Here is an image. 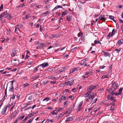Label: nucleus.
Listing matches in <instances>:
<instances>
[{
  "instance_id": "1",
  "label": "nucleus",
  "mask_w": 123,
  "mask_h": 123,
  "mask_svg": "<svg viewBox=\"0 0 123 123\" xmlns=\"http://www.w3.org/2000/svg\"><path fill=\"white\" fill-rule=\"evenodd\" d=\"M112 87L111 88L108 87L107 89V91H110L111 92H112L113 90H115L117 89L118 86V84L116 83L114 81H113L112 82Z\"/></svg>"
},
{
  "instance_id": "2",
  "label": "nucleus",
  "mask_w": 123,
  "mask_h": 123,
  "mask_svg": "<svg viewBox=\"0 0 123 123\" xmlns=\"http://www.w3.org/2000/svg\"><path fill=\"white\" fill-rule=\"evenodd\" d=\"M97 86H96L91 85L87 89V91H90L89 92L91 93L92 90L95 89L96 87Z\"/></svg>"
},
{
  "instance_id": "3",
  "label": "nucleus",
  "mask_w": 123,
  "mask_h": 123,
  "mask_svg": "<svg viewBox=\"0 0 123 123\" xmlns=\"http://www.w3.org/2000/svg\"><path fill=\"white\" fill-rule=\"evenodd\" d=\"M4 13H5L4 15H5V18H7V19H10V18H11L12 17L9 13H7V11H5L4 12Z\"/></svg>"
},
{
  "instance_id": "4",
  "label": "nucleus",
  "mask_w": 123,
  "mask_h": 123,
  "mask_svg": "<svg viewBox=\"0 0 123 123\" xmlns=\"http://www.w3.org/2000/svg\"><path fill=\"white\" fill-rule=\"evenodd\" d=\"M107 98L111 100L113 102H115L116 101V100L115 98L114 97H112V96L111 95H108Z\"/></svg>"
},
{
  "instance_id": "5",
  "label": "nucleus",
  "mask_w": 123,
  "mask_h": 123,
  "mask_svg": "<svg viewBox=\"0 0 123 123\" xmlns=\"http://www.w3.org/2000/svg\"><path fill=\"white\" fill-rule=\"evenodd\" d=\"M99 19L100 20L104 21V22H105L106 19V18H105V15H103L100 16L99 17Z\"/></svg>"
},
{
  "instance_id": "6",
  "label": "nucleus",
  "mask_w": 123,
  "mask_h": 123,
  "mask_svg": "<svg viewBox=\"0 0 123 123\" xmlns=\"http://www.w3.org/2000/svg\"><path fill=\"white\" fill-rule=\"evenodd\" d=\"M33 115L32 114V113H30V114H29L28 116H26L25 118L22 120L23 122H25V120H27L28 119H29V118L31 116H33Z\"/></svg>"
},
{
  "instance_id": "7",
  "label": "nucleus",
  "mask_w": 123,
  "mask_h": 123,
  "mask_svg": "<svg viewBox=\"0 0 123 123\" xmlns=\"http://www.w3.org/2000/svg\"><path fill=\"white\" fill-rule=\"evenodd\" d=\"M102 53L103 54L104 56L105 57L110 56H111L110 53L107 52H105L104 51H102Z\"/></svg>"
},
{
  "instance_id": "8",
  "label": "nucleus",
  "mask_w": 123,
  "mask_h": 123,
  "mask_svg": "<svg viewBox=\"0 0 123 123\" xmlns=\"http://www.w3.org/2000/svg\"><path fill=\"white\" fill-rule=\"evenodd\" d=\"M83 102V101H82L80 102L78 106L77 107L78 108V111H80L81 109V107L82 106Z\"/></svg>"
},
{
  "instance_id": "9",
  "label": "nucleus",
  "mask_w": 123,
  "mask_h": 123,
  "mask_svg": "<svg viewBox=\"0 0 123 123\" xmlns=\"http://www.w3.org/2000/svg\"><path fill=\"white\" fill-rule=\"evenodd\" d=\"M39 66L42 67L43 68L48 66V64L47 63H44L40 65Z\"/></svg>"
},
{
  "instance_id": "10",
  "label": "nucleus",
  "mask_w": 123,
  "mask_h": 123,
  "mask_svg": "<svg viewBox=\"0 0 123 123\" xmlns=\"http://www.w3.org/2000/svg\"><path fill=\"white\" fill-rule=\"evenodd\" d=\"M66 19L68 21H71L72 16L71 15H69L67 16Z\"/></svg>"
},
{
  "instance_id": "11",
  "label": "nucleus",
  "mask_w": 123,
  "mask_h": 123,
  "mask_svg": "<svg viewBox=\"0 0 123 123\" xmlns=\"http://www.w3.org/2000/svg\"><path fill=\"white\" fill-rule=\"evenodd\" d=\"M113 92H110V91H108V92H109L112 95H114V94H115V95H118V93H117V92H115V90H113Z\"/></svg>"
},
{
  "instance_id": "12",
  "label": "nucleus",
  "mask_w": 123,
  "mask_h": 123,
  "mask_svg": "<svg viewBox=\"0 0 123 123\" xmlns=\"http://www.w3.org/2000/svg\"><path fill=\"white\" fill-rule=\"evenodd\" d=\"M74 118V117L73 116H72L71 117H69L67 118V119L66 120V122H67L68 121H72L73 120V118Z\"/></svg>"
},
{
  "instance_id": "13",
  "label": "nucleus",
  "mask_w": 123,
  "mask_h": 123,
  "mask_svg": "<svg viewBox=\"0 0 123 123\" xmlns=\"http://www.w3.org/2000/svg\"><path fill=\"white\" fill-rule=\"evenodd\" d=\"M63 8L62 7V6H56L55 7L54 9L52 10V11H54L56 9H57L58 8Z\"/></svg>"
},
{
  "instance_id": "14",
  "label": "nucleus",
  "mask_w": 123,
  "mask_h": 123,
  "mask_svg": "<svg viewBox=\"0 0 123 123\" xmlns=\"http://www.w3.org/2000/svg\"><path fill=\"white\" fill-rule=\"evenodd\" d=\"M30 17V15L29 14H26L25 15V16L23 18L24 20H26L28 19Z\"/></svg>"
},
{
  "instance_id": "15",
  "label": "nucleus",
  "mask_w": 123,
  "mask_h": 123,
  "mask_svg": "<svg viewBox=\"0 0 123 123\" xmlns=\"http://www.w3.org/2000/svg\"><path fill=\"white\" fill-rule=\"evenodd\" d=\"M6 108H4L2 110V111L1 112V114L3 115L4 114L6 113Z\"/></svg>"
},
{
  "instance_id": "16",
  "label": "nucleus",
  "mask_w": 123,
  "mask_h": 123,
  "mask_svg": "<svg viewBox=\"0 0 123 123\" xmlns=\"http://www.w3.org/2000/svg\"><path fill=\"white\" fill-rule=\"evenodd\" d=\"M114 17L113 16L110 15L109 16V18H110L111 19L113 20L114 22H116V21L114 19Z\"/></svg>"
},
{
  "instance_id": "17",
  "label": "nucleus",
  "mask_w": 123,
  "mask_h": 123,
  "mask_svg": "<svg viewBox=\"0 0 123 123\" xmlns=\"http://www.w3.org/2000/svg\"><path fill=\"white\" fill-rule=\"evenodd\" d=\"M89 92L90 91H87V92L85 93L84 95L85 97H87L89 96L90 93H91Z\"/></svg>"
},
{
  "instance_id": "18",
  "label": "nucleus",
  "mask_w": 123,
  "mask_h": 123,
  "mask_svg": "<svg viewBox=\"0 0 123 123\" xmlns=\"http://www.w3.org/2000/svg\"><path fill=\"white\" fill-rule=\"evenodd\" d=\"M18 60L17 61V60L16 59L13 60V63L14 65H17L18 64H17V62H18ZM19 64V63H18V64Z\"/></svg>"
},
{
  "instance_id": "19",
  "label": "nucleus",
  "mask_w": 123,
  "mask_h": 123,
  "mask_svg": "<svg viewBox=\"0 0 123 123\" xmlns=\"http://www.w3.org/2000/svg\"><path fill=\"white\" fill-rule=\"evenodd\" d=\"M64 84L66 85H73V84H71L69 81L68 82H65L64 83Z\"/></svg>"
},
{
  "instance_id": "20",
  "label": "nucleus",
  "mask_w": 123,
  "mask_h": 123,
  "mask_svg": "<svg viewBox=\"0 0 123 123\" xmlns=\"http://www.w3.org/2000/svg\"><path fill=\"white\" fill-rule=\"evenodd\" d=\"M123 43V39H120L118 41L117 43L118 45H120Z\"/></svg>"
},
{
  "instance_id": "21",
  "label": "nucleus",
  "mask_w": 123,
  "mask_h": 123,
  "mask_svg": "<svg viewBox=\"0 0 123 123\" xmlns=\"http://www.w3.org/2000/svg\"><path fill=\"white\" fill-rule=\"evenodd\" d=\"M68 13V12L67 11H65L64 12H62V15H66Z\"/></svg>"
},
{
  "instance_id": "22",
  "label": "nucleus",
  "mask_w": 123,
  "mask_h": 123,
  "mask_svg": "<svg viewBox=\"0 0 123 123\" xmlns=\"http://www.w3.org/2000/svg\"><path fill=\"white\" fill-rule=\"evenodd\" d=\"M12 53L11 54V55L14 56L16 54V51L14 50H13L12 51Z\"/></svg>"
},
{
  "instance_id": "23",
  "label": "nucleus",
  "mask_w": 123,
  "mask_h": 123,
  "mask_svg": "<svg viewBox=\"0 0 123 123\" xmlns=\"http://www.w3.org/2000/svg\"><path fill=\"white\" fill-rule=\"evenodd\" d=\"M18 112V111H15L13 112L12 113V114L13 116V117H15L16 116Z\"/></svg>"
},
{
  "instance_id": "24",
  "label": "nucleus",
  "mask_w": 123,
  "mask_h": 123,
  "mask_svg": "<svg viewBox=\"0 0 123 123\" xmlns=\"http://www.w3.org/2000/svg\"><path fill=\"white\" fill-rule=\"evenodd\" d=\"M9 90L11 92H14V90L13 88V87L12 86L10 87V89Z\"/></svg>"
},
{
  "instance_id": "25",
  "label": "nucleus",
  "mask_w": 123,
  "mask_h": 123,
  "mask_svg": "<svg viewBox=\"0 0 123 123\" xmlns=\"http://www.w3.org/2000/svg\"><path fill=\"white\" fill-rule=\"evenodd\" d=\"M93 98L94 96H97V94L96 93L94 92H92L90 95Z\"/></svg>"
},
{
  "instance_id": "26",
  "label": "nucleus",
  "mask_w": 123,
  "mask_h": 123,
  "mask_svg": "<svg viewBox=\"0 0 123 123\" xmlns=\"http://www.w3.org/2000/svg\"><path fill=\"white\" fill-rule=\"evenodd\" d=\"M98 100V99L97 98H95V99H94V100H93H93H92L91 102L90 103V104L91 103H92V104H93V103H95L96 102V101H97Z\"/></svg>"
},
{
  "instance_id": "27",
  "label": "nucleus",
  "mask_w": 123,
  "mask_h": 123,
  "mask_svg": "<svg viewBox=\"0 0 123 123\" xmlns=\"http://www.w3.org/2000/svg\"><path fill=\"white\" fill-rule=\"evenodd\" d=\"M49 12L48 11L46 12L45 13L42 14L43 15H44V16H46L48 14H49Z\"/></svg>"
},
{
  "instance_id": "28",
  "label": "nucleus",
  "mask_w": 123,
  "mask_h": 123,
  "mask_svg": "<svg viewBox=\"0 0 123 123\" xmlns=\"http://www.w3.org/2000/svg\"><path fill=\"white\" fill-rule=\"evenodd\" d=\"M48 78L49 79H51L52 80H54L56 79V77H53V76H49L48 77Z\"/></svg>"
},
{
  "instance_id": "29",
  "label": "nucleus",
  "mask_w": 123,
  "mask_h": 123,
  "mask_svg": "<svg viewBox=\"0 0 123 123\" xmlns=\"http://www.w3.org/2000/svg\"><path fill=\"white\" fill-rule=\"evenodd\" d=\"M39 77V76H34L32 78V79L33 80H35L37 78H38Z\"/></svg>"
},
{
  "instance_id": "30",
  "label": "nucleus",
  "mask_w": 123,
  "mask_h": 123,
  "mask_svg": "<svg viewBox=\"0 0 123 123\" xmlns=\"http://www.w3.org/2000/svg\"><path fill=\"white\" fill-rule=\"evenodd\" d=\"M57 70H56L55 71V73H58L59 72H62L63 71V70H60L58 71Z\"/></svg>"
},
{
  "instance_id": "31",
  "label": "nucleus",
  "mask_w": 123,
  "mask_h": 123,
  "mask_svg": "<svg viewBox=\"0 0 123 123\" xmlns=\"http://www.w3.org/2000/svg\"><path fill=\"white\" fill-rule=\"evenodd\" d=\"M5 13H4V12H2L1 13V14L0 15V20L4 16Z\"/></svg>"
},
{
  "instance_id": "32",
  "label": "nucleus",
  "mask_w": 123,
  "mask_h": 123,
  "mask_svg": "<svg viewBox=\"0 0 123 123\" xmlns=\"http://www.w3.org/2000/svg\"><path fill=\"white\" fill-rule=\"evenodd\" d=\"M122 90L123 88L122 87L121 88L119 89L118 92L119 95H120L121 94Z\"/></svg>"
},
{
  "instance_id": "33",
  "label": "nucleus",
  "mask_w": 123,
  "mask_h": 123,
  "mask_svg": "<svg viewBox=\"0 0 123 123\" xmlns=\"http://www.w3.org/2000/svg\"><path fill=\"white\" fill-rule=\"evenodd\" d=\"M50 99V98L49 97H47L45 98L43 100V101H48Z\"/></svg>"
},
{
  "instance_id": "34",
  "label": "nucleus",
  "mask_w": 123,
  "mask_h": 123,
  "mask_svg": "<svg viewBox=\"0 0 123 123\" xmlns=\"http://www.w3.org/2000/svg\"><path fill=\"white\" fill-rule=\"evenodd\" d=\"M86 63L85 60L84 59L81 61L80 64L81 65H84Z\"/></svg>"
},
{
  "instance_id": "35",
  "label": "nucleus",
  "mask_w": 123,
  "mask_h": 123,
  "mask_svg": "<svg viewBox=\"0 0 123 123\" xmlns=\"http://www.w3.org/2000/svg\"><path fill=\"white\" fill-rule=\"evenodd\" d=\"M94 44H95L100 43L101 44V43L99 41L95 40L94 41Z\"/></svg>"
},
{
  "instance_id": "36",
  "label": "nucleus",
  "mask_w": 123,
  "mask_h": 123,
  "mask_svg": "<svg viewBox=\"0 0 123 123\" xmlns=\"http://www.w3.org/2000/svg\"><path fill=\"white\" fill-rule=\"evenodd\" d=\"M29 85V83H25L23 84L22 85V86L24 88L25 87Z\"/></svg>"
},
{
  "instance_id": "37",
  "label": "nucleus",
  "mask_w": 123,
  "mask_h": 123,
  "mask_svg": "<svg viewBox=\"0 0 123 123\" xmlns=\"http://www.w3.org/2000/svg\"><path fill=\"white\" fill-rule=\"evenodd\" d=\"M15 103H12L11 105L12 107L10 109V111L12 110L14 107L15 105Z\"/></svg>"
},
{
  "instance_id": "38",
  "label": "nucleus",
  "mask_w": 123,
  "mask_h": 123,
  "mask_svg": "<svg viewBox=\"0 0 123 123\" xmlns=\"http://www.w3.org/2000/svg\"><path fill=\"white\" fill-rule=\"evenodd\" d=\"M69 80L71 84H73V83L74 82V81L73 78H71V79H69Z\"/></svg>"
},
{
  "instance_id": "39",
  "label": "nucleus",
  "mask_w": 123,
  "mask_h": 123,
  "mask_svg": "<svg viewBox=\"0 0 123 123\" xmlns=\"http://www.w3.org/2000/svg\"><path fill=\"white\" fill-rule=\"evenodd\" d=\"M115 31V29H113L112 31V32L111 34V37L113 35H114L115 33H114V32Z\"/></svg>"
},
{
  "instance_id": "40",
  "label": "nucleus",
  "mask_w": 123,
  "mask_h": 123,
  "mask_svg": "<svg viewBox=\"0 0 123 123\" xmlns=\"http://www.w3.org/2000/svg\"><path fill=\"white\" fill-rule=\"evenodd\" d=\"M44 3L45 4H46L47 3H48L49 2V0H45L44 1Z\"/></svg>"
},
{
  "instance_id": "41",
  "label": "nucleus",
  "mask_w": 123,
  "mask_h": 123,
  "mask_svg": "<svg viewBox=\"0 0 123 123\" xmlns=\"http://www.w3.org/2000/svg\"><path fill=\"white\" fill-rule=\"evenodd\" d=\"M24 117H25V116H23L22 117H18V119H23V118H24Z\"/></svg>"
},
{
  "instance_id": "42",
  "label": "nucleus",
  "mask_w": 123,
  "mask_h": 123,
  "mask_svg": "<svg viewBox=\"0 0 123 123\" xmlns=\"http://www.w3.org/2000/svg\"><path fill=\"white\" fill-rule=\"evenodd\" d=\"M111 32H110V33L108 34V36H107V38L108 39H109L110 38V37L111 35Z\"/></svg>"
},
{
  "instance_id": "43",
  "label": "nucleus",
  "mask_w": 123,
  "mask_h": 123,
  "mask_svg": "<svg viewBox=\"0 0 123 123\" xmlns=\"http://www.w3.org/2000/svg\"><path fill=\"white\" fill-rule=\"evenodd\" d=\"M56 110H55L53 111L52 113V114L53 115H54V114H56Z\"/></svg>"
},
{
  "instance_id": "44",
  "label": "nucleus",
  "mask_w": 123,
  "mask_h": 123,
  "mask_svg": "<svg viewBox=\"0 0 123 123\" xmlns=\"http://www.w3.org/2000/svg\"><path fill=\"white\" fill-rule=\"evenodd\" d=\"M7 88V86L6 87V90L5 91V96H4V97H6L7 96V91H6Z\"/></svg>"
},
{
  "instance_id": "45",
  "label": "nucleus",
  "mask_w": 123,
  "mask_h": 123,
  "mask_svg": "<svg viewBox=\"0 0 123 123\" xmlns=\"http://www.w3.org/2000/svg\"><path fill=\"white\" fill-rule=\"evenodd\" d=\"M94 106H93L92 108H89V109H88V112H90V110H93V108H94Z\"/></svg>"
},
{
  "instance_id": "46",
  "label": "nucleus",
  "mask_w": 123,
  "mask_h": 123,
  "mask_svg": "<svg viewBox=\"0 0 123 123\" xmlns=\"http://www.w3.org/2000/svg\"><path fill=\"white\" fill-rule=\"evenodd\" d=\"M43 27L42 25H41L40 26V31L41 32L42 31L43 29Z\"/></svg>"
},
{
  "instance_id": "47",
  "label": "nucleus",
  "mask_w": 123,
  "mask_h": 123,
  "mask_svg": "<svg viewBox=\"0 0 123 123\" xmlns=\"http://www.w3.org/2000/svg\"><path fill=\"white\" fill-rule=\"evenodd\" d=\"M33 118H32L31 119H30L28 121V123H30L33 120Z\"/></svg>"
},
{
  "instance_id": "48",
  "label": "nucleus",
  "mask_w": 123,
  "mask_h": 123,
  "mask_svg": "<svg viewBox=\"0 0 123 123\" xmlns=\"http://www.w3.org/2000/svg\"><path fill=\"white\" fill-rule=\"evenodd\" d=\"M15 96H16L15 95L13 94V95H12L11 96H12V97H11V98H12V99H15Z\"/></svg>"
},
{
  "instance_id": "49",
  "label": "nucleus",
  "mask_w": 123,
  "mask_h": 123,
  "mask_svg": "<svg viewBox=\"0 0 123 123\" xmlns=\"http://www.w3.org/2000/svg\"><path fill=\"white\" fill-rule=\"evenodd\" d=\"M48 81H44L43 83V85H44L45 84H47L48 83Z\"/></svg>"
},
{
  "instance_id": "50",
  "label": "nucleus",
  "mask_w": 123,
  "mask_h": 123,
  "mask_svg": "<svg viewBox=\"0 0 123 123\" xmlns=\"http://www.w3.org/2000/svg\"><path fill=\"white\" fill-rule=\"evenodd\" d=\"M61 98H62V99H63V100H64L66 99L65 97L63 95L62 96Z\"/></svg>"
},
{
  "instance_id": "51",
  "label": "nucleus",
  "mask_w": 123,
  "mask_h": 123,
  "mask_svg": "<svg viewBox=\"0 0 123 123\" xmlns=\"http://www.w3.org/2000/svg\"><path fill=\"white\" fill-rule=\"evenodd\" d=\"M88 98L89 99H92V100H93V98L90 95L88 97Z\"/></svg>"
},
{
  "instance_id": "52",
  "label": "nucleus",
  "mask_w": 123,
  "mask_h": 123,
  "mask_svg": "<svg viewBox=\"0 0 123 123\" xmlns=\"http://www.w3.org/2000/svg\"><path fill=\"white\" fill-rule=\"evenodd\" d=\"M76 70H70V74L71 73H73Z\"/></svg>"
},
{
  "instance_id": "53",
  "label": "nucleus",
  "mask_w": 123,
  "mask_h": 123,
  "mask_svg": "<svg viewBox=\"0 0 123 123\" xmlns=\"http://www.w3.org/2000/svg\"><path fill=\"white\" fill-rule=\"evenodd\" d=\"M10 105L9 104L7 105L5 107H4V108H6V109H7V108H9L10 107Z\"/></svg>"
},
{
  "instance_id": "54",
  "label": "nucleus",
  "mask_w": 123,
  "mask_h": 123,
  "mask_svg": "<svg viewBox=\"0 0 123 123\" xmlns=\"http://www.w3.org/2000/svg\"><path fill=\"white\" fill-rule=\"evenodd\" d=\"M3 8V5L2 4L0 7V11H1L0 9H2Z\"/></svg>"
},
{
  "instance_id": "55",
  "label": "nucleus",
  "mask_w": 123,
  "mask_h": 123,
  "mask_svg": "<svg viewBox=\"0 0 123 123\" xmlns=\"http://www.w3.org/2000/svg\"><path fill=\"white\" fill-rule=\"evenodd\" d=\"M35 5V4L34 3H32L30 6V7H32L34 6Z\"/></svg>"
},
{
  "instance_id": "56",
  "label": "nucleus",
  "mask_w": 123,
  "mask_h": 123,
  "mask_svg": "<svg viewBox=\"0 0 123 123\" xmlns=\"http://www.w3.org/2000/svg\"><path fill=\"white\" fill-rule=\"evenodd\" d=\"M82 34V33L81 32H80V33H79L78 34V37H80L81 36V35Z\"/></svg>"
},
{
  "instance_id": "57",
  "label": "nucleus",
  "mask_w": 123,
  "mask_h": 123,
  "mask_svg": "<svg viewBox=\"0 0 123 123\" xmlns=\"http://www.w3.org/2000/svg\"><path fill=\"white\" fill-rule=\"evenodd\" d=\"M63 110V108H59V109L57 111H59L61 110Z\"/></svg>"
},
{
  "instance_id": "58",
  "label": "nucleus",
  "mask_w": 123,
  "mask_h": 123,
  "mask_svg": "<svg viewBox=\"0 0 123 123\" xmlns=\"http://www.w3.org/2000/svg\"><path fill=\"white\" fill-rule=\"evenodd\" d=\"M55 37L54 35L53 34L51 35H50V38H53L54 37Z\"/></svg>"
},
{
  "instance_id": "59",
  "label": "nucleus",
  "mask_w": 123,
  "mask_h": 123,
  "mask_svg": "<svg viewBox=\"0 0 123 123\" xmlns=\"http://www.w3.org/2000/svg\"><path fill=\"white\" fill-rule=\"evenodd\" d=\"M77 87L79 89H81L82 88V86H80V85H79L77 86Z\"/></svg>"
},
{
  "instance_id": "60",
  "label": "nucleus",
  "mask_w": 123,
  "mask_h": 123,
  "mask_svg": "<svg viewBox=\"0 0 123 123\" xmlns=\"http://www.w3.org/2000/svg\"><path fill=\"white\" fill-rule=\"evenodd\" d=\"M44 45V44H43V43H41L40 44V45L39 46V47H42L43 46V45Z\"/></svg>"
},
{
  "instance_id": "61",
  "label": "nucleus",
  "mask_w": 123,
  "mask_h": 123,
  "mask_svg": "<svg viewBox=\"0 0 123 123\" xmlns=\"http://www.w3.org/2000/svg\"><path fill=\"white\" fill-rule=\"evenodd\" d=\"M121 50V49H120L119 50H118V49H117L115 50V51H116L117 53H118L119 52H120Z\"/></svg>"
},
{
  "instance_id": "62",
  "label": "nucleus",
  "mask_w": 123,
  "mask_h": 123,
  "mask_svg": "<svg viewBox=\"0 0 123 123\" xmlns=\"http://www.w3.org/2000/svg\"><path fill=\"white\" fill-rule=\"evenodd\" d=\"M56 82V81H51L50 83L51 84H54Z\"/></svg>"
},
{
  "instance_id": "63",
  "label": "nucleus",
  "mask_w": 123,
  "mask_h": 123,
  "mask_svg": "<svg viewBox=\"0 0 123 123\" xmlns=\"http://www.w3.org/2000/svg\"><path fill=\"white\" fill-rule=\"evenodd\" d=\"M96 71L100 73H101L102 72H103V71H101L100 70H96Z\"/></svg>"
},
{
  "instance_id": "64",
  "label": "nucleus",
  "mask_w": 123,
  "mask_h": 123,
  "mask_svg": "<svg viewBox=\"0 0 123 123\" xmlns=\"http://www.w3.org/2000/svg\"><path fill=\"white\" fill-rule=\"evenodd\" d=\"M36 7L37 8H41V6L40 5H38L36 6Z\"/></svg>"
}]
</instances>
